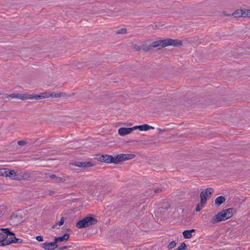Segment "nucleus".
I'll return each instance as SVG.
<instances>
[{"label":"nucleus","instance_id":"nucleus-15","mask_svg":"<svg viewBox=\"0 0 250 250\" xmlns=\"http://www.w3.org/2000/svg\"><path fill=\"white\" fill-rule=\"evenodd\" d=\"M134 127H136V129H139L140 131H147L150 129H154V127L151 126H150L147 124H144L141 125H136L134 126Z\"/></svg>","mask_w":250,"mask_h":250},{"label":"nucleus","instance_id":"nucleus-18","mask_svg":"<svg viewBox=\"0 0 250 250\" xmlns=\"http://www.w3.org/2000/svg\"><path fill=\"white\" fill-rule=\"evenodd\" d=\"M2 238L3 240H0V246H5L11 244L10 238H9L8 240H5L6 236L4 235H2Z\"/></svg>","mask_w":250,"mask_h":250},{"label":"nucleus","instance_id":"nucleus-22","mask_svg":"<svg viewBox=\"0 0 250 250\" xmlns=\"http://www.w3.org/2000/svg\"><path fill=\"white\" fill-rule=\"evenodd\" d=\"M155 113H159L160 115H155V118H163L165 116L162 110H155Z\"/></svg>","mask_w":250,"mask_h":250},{"label":"nucleus","instance_id":"nucleus-32","mask_svg":"<svg viewBox=\"0 0 250 250\" xmlns=\"http://www.w3.org/2000/svg\"><path fill=\"white\" fill-rule=\"evenodd\" d=\"M203 208L201 206L200 207V205L199 204H198L196 207V208H195V211L196 212H198V211H200L201 209V208Z\"/></svg>","mask_w":250,"mask_h":250},{"label":"nucleus","instance_id":"nucleus-30","mask_svg":"<svg viewBox=\"0 0 250 250\" xmlns=\"http://www.w3.org/2000/svg\"><path fill=\"white\" fill-rule=\"evenodd\" d=\"M36 240L39 242H42L43 241V237L41 235H39L36 237Z\"/></svg>","mask_w":250,"mask_h":250},{"label":"nucleus","instance_id":"nucleus-9","mask_svg":"<svg viewBox=\"0 0 250 250\" xmlns=\"http://www.w3.org/2000/svg\"><path fill=\"white\" fill-rule=\"evenodd\" d=\"M58 245L56 244L55 241L53 242H45L42 244V247L46 250H54L58 247Z\"/></svg>","mask_w":250,"mask_h":250},{"label":"nucleus","instance_id":"nucleus-27","mask_svg":"<svg viewBox=\"0 0 250 250\" xmlns=\"http://www.w3.org/2000/svg\"><path fill=\"white\" fill-rule=\"evenodd\" d=\"M243 10L245 11L244 17H250V10L244 9Z\"/></svg>","mask_w":250,"mask_h":250},{"label":"nucleus","instance_id":"nucleus-13","mask_svg":"<svg viewBox=\"0 0 250 250\" xmlns=\"http://www.w3.org/2000/svg\"><path fill=\"white\" fill-rule=\"evenodd\" d=\"M145 114H141V116L146 118H155V115H160L159 113H155V110H145Z\"/></svg>","mask_w":250,"mask_h":250},{"label":"nucleus","instance_id":"nucleus-28","mask_svg":"<svg viewBox=\"0 0 250 250\" xmlns=\"http://www.w3.org/2000/svg\"><path fill=\"white\" fill-rule=\"evenodd\" d=\"M64 217H62L60 219V221L59 222H57V224H59V226H62L64 224Z\"/></svg>","mask_w":250,"mask_h":250},{"label":"nucleus","instance_id":"nucleus-11","mask_svg":"<svg viewBox=\"0 0 250 250\" xmlns=\"http://www.w3.org/2000/svg\"><path fill=\"white\" fill-rule=\"evenodd\" d=\"M32 177V174L28 171H24L18 173V180H28Z\"/></svg>","mask_w":250,"mask_h":250},{"label":"nucleus","instance_id":"nucleus-16","mask_svg":"<svg viewBox=\"0 0 250 250\" xmlns=\"http://www.w3.org/2000/svg\"><path fill=\"white\" fill-rule=\"evenodd\" d=\"M244 15L245 11H244L243 9L237 10L235 11H234L232 14V15L235 18H239L241 17H244Z\"/></svg>","mask_w":250,"mask_h":250},{"label":"nucleus","instance_id":"nucleus-19","mask_svg":"<svg viewBox=\"0 0 250 250\" xmlns=\"http://www.w3.org/2000/svg\"><path fill=\"white\" fill-rule=\"evenodd\" d=\"M94 166V164L91 162H82L81 167H89Z\"/></svg>","mask_w":250,"mask_h":250},{"label":"nucleus","instance_id":"nucleus-20","mask_svg":"<svg viewBox=\"0 0 250 250\" xmlns=\"http://www.w3.org/2000/svg\"><path fill=\"white\" fill-rule=\"evenodd\" d=\"M184 237L186 239L190 238L192 237V234L188 230H185L183 232Z\"/></svg>","mask_w":250,"mask_h":250},{"label":"nucleus","instance_id":"nucleus-17","mask_svg":"<svg viewBox=\"0 0 250 250\" xmlns=\"http://www.w3.org/2000/svg\"><path fill=\"white\" fill-rule=\"evenodd\" d=\"M226 201V198L223 196H220L217 197L215 200V204L217 206H220Z\"/></svg>","mask_w":250,"mask_h":250},{"label":"nucleus","instance_id":"nucleus-26","mask_svg":"<svg viewBox=\"0 0 250 250\" xmlns=\"http://www.w3.org/2000/svg\"><path fill=\"white\" fill-rule=\"evenodd\" d=\"M152 190L153 191V192L155 194H158V193L161 192L163 190V189L162 188H154L152 189Z\"/></svg>","mask_w":250,"mask_h":250},{"label":"nucleus","instance_id":"nucleus-4","mask_svg":"<svg viewBox=\"0 0 250 250\" xmlns=\"http://www.w3.org/2000/svg\"><path fill=\"white\" fill-rule=\"evenodd\" d=\"M214 192L213 188H207L206 189L203 190L200 193V206L204 208L206 204L207 203V200L209 199L211 195Z\"/></svg>","mask_w":250,"mask_h":250},{"label":"nucleus","instance_id":"nucleus-34","mask_svg":"<svg viewBox=\"0 0 250 250\" xmlns=\"http://www.w3.org/2000/svg\"><path fill=\"white\" fill-rule=\"evenodd\" d=\"M57 177V176L55 174H51V175H49V177L51 179H53L54 181H55V179H56Z\"/></svg>","mask_w":250,"mask_h":250},{"label":"nucleus","instance_id":"nucleus-29","mask_svg":"<svg viewBox=\"0 0 250 250\" xmlns=\"http://www.w3.org/2000/svg\"><path fill=\"white\" fill-rule=\"evenodd\" d=\"M126 32V30L125 28H122L117 31L118 34H125Z\"/></svg>","mask_w":250,"mask_h":250},{"label":"nucleus","instance_id":"nucleus-2","mask_svg":"<svg viewBox=\"0 0 250 250\" xmlns=\"http://www.w3.org/2000/svg\"><path fill=\"white\" fill-rule=\"evenodd\" d=\"M235 212V210L233 208H229L222 210L212 218L211 223L214 224L222 221L226 220L231 218Z\"/></svg>","mask_w":250,"mask_h":250},{"label":"nucleus","instance_id":"nucleus-33","mask_svg":"<svg viewBox=\"0 0 250 250\" xmlns=\"http://www.w3.org/2000/svg\"><path fill=\"white\" fill-rule=\"evenodd\" d=\"M3 231V232L6 234V235L5 236H7V234L8 233V232L10 231L9 229L8 228H5V229H2Z\"/></svg>","mask_w":250,"mask_h":250},{"label":"nucleus","instance_id":"nucleus-10","mask_svg":"<svg viewBox=\"0 0 250 250\" xmlns=\"http://www.w3.org/2000/svg\"><path fill=\"white\" fill-rule=\"evenodd\" d=\"M98 160L106 163H113V156L107 154H104L100 155L98 158Z\"/></svg>","mask_w":250,"mask_h":250},{"label":"nucleus","instance_id":"nucleus-35","mask_svg":"<svg viewBox=\"0 0 250 250\" xmlns=\"http://www.w3.org/2000/svg\"><path fill=\"white\" fill-rule=\"evenodd\" d=\"M15 236V233L12 231H9L7 234V236Z\"/></svg>","mask_w":250,"mask_h":250},{"label":"nucleus","instance_id":"nucleus-37","mask_svg":"<svg viewBox=\"0 0 250 250\" xmlns=\"http://www.w3.org/2000/svg\"><path fill=\"white\" fill-rule=\"evenodd\" d=\"M158 130L159 131V133H161V132H166V129H162L159 128Z\"/></svg>","mask_w":250,"mask_h":250},{"label":"nucleus","instance_id":"nucleus-1","mask_svg":"<svg viewBox=\"0 0 250 250\" xmlns=\"http://www.w3.org/2000/svg\"><path fill=\"white\" fill-rule=\"evenodd\" d=\"M61 96V93H59L58 92H55L50 94H48L47 93H42V94L38 95H28L24 94H11L10 95L5 94L3 96L2 98L8 99L9 100L12 99H21L22 100H25L27 99L40 100L49 97H51L53 98H57L60 97Z\"/></svg>","mask_w":250,"mask_h":250},{"label":"nucleus","instance_id":"nucleus-39","mask_svg":"<svg viewBox=\"0 0 250 250\" xmlns=\"http://www.w3.org/2000/svg\"><path fill=\"white\" fill-rule=\"evenodd\" d=\"M188 231H190V233H191L192 232H194L195 231V229H190V230H188Z\"/></svg>","mask_w":250,"mask_h":250},{"label":"nucleus","instance_id":"nucleus-40","mask_svg":"<svg viewBox=\"0 0 250 250\" xmlns=\"http://www.w3.org/2000/svg\"><path fill=\"white\" fill-rule=\"evenodd\" d=\"M170 207V206H168V207H165V208H166V209H168Z\"/></svg>","mask_w":250,"mask_h":250},{"label":"nucleus","instance_id":"nucleus-3","mask_svg":"<svg viewBox=\"0 0 250 250\" xmlns=\"http://www.w3.org/2000/svg\"><path fill=\"white\" fill-rule=\"evenodd\" d=\"M97 223L98 220L97 219L91 216H89L79 221L76 224V227L78 229H83L88 227L92 225H96Z\"/></svg>","mask_w":250,"mask_h":250},{"label":"nucleus","instance_id":"nucleus-6","mask_svg":"<svg viewBox=\"0 0 250 250\" xmlns=\"http://www.w3.org/2000/svg\"><path fill=\"white\" fill-rule=\"evenodd\" d=\"M166 46V39L159 40L152 42L148 46L145 48L146 51H149L154 47H159L161 48Z\"/></svg>","mask_w":250,"mask_h":250},{"label":"nucleus","instance_id":"nucleus-5","mask_svg":"<svg viewBox=\"0 0 250 250\" xmlns=\"http://www.w3.org/2000/svg\"><path fill=\"white\" fill-rule=\"evenodd\" d=\"M135 157L134 154H121L113 157V163L118 164L125 161L131 160Z\"/></svg>","mask_w":250,"mask_h":250},{"label":"nucleus","instance_id":"nucleus-41","mask_svg":"<svg viewBox=\"0 0 250 250\" xmlns=\"http://www.w3.org/2000/svg\"><path fill=\"white\" fill-rule=\"evenodd\" d=\"M0 235H2L1 233H0Z\"/></svg>","mask_w":250,"mask_h":250},{"label":"nucleus","instance_id":"nucleus-31","mask_svg":"<svg viewBox=\"0 0 250 250\" xmlns=\"http://www.w3.org/2000/svg\"><path fill=\"white\" fill-rule=\"evenodd\" d=\"M82 162H75L73 163V165L76 167H81Z\"/></svg>","mask_w":250,"mask_h":250},{"label":"nucleus","instance_id":"nucleus-7","mask_svg":"<svg viewBox=\"0 0 250 250\" xmlns=\"http://www.w3.org/2000/svg\"><path fill=\"white\" fill-rule=\"evenodd\" d=\"M1 175L3 176L9 177L13 180H18V174H16V172L13 170H4Z\"/></svg>","mask_w":250,"mask_h":250},{"label":"nucleus","instance_id":"nucleus-14","mask_svg":"<svg viewBox=\"0 0 250 250\" xmlns=\"http://www.w3.org/2000/svg\"><path fill=\"white\" fill-rule=\"evenodd\" d=\"M69 237V234L68 233H65L62 236L56 237L54 239V241L56 244L57 243L61 242L64 241H67L68 240Z\"/></svg>","mask_w":250,"mask_h":250},{"label":"nucleus","instance_id":"nucleus-25","mask_svg":"<svg viewBox=\"0 0 250 250\" xmlns=\"http://www.w3.org/2000/svg\"><path fill=\"white\" fill-rule=\"evenodd\" d=\"M27 142L24 140H20L17 142V144L20 146H23L27 144Z\"/></svg>","mask_w":250,"mask_h":250},{"label":"nucleus","instance_id":"nucleus-12","mask_svg":"<svg viewBox=\"0 0 250 250\" xmlns=\"http://www.w3.org/2000/svg\"><path fill=\"white\" fill-rule=\"evenodd\" d=\"M136 129V127H121L118 130V133L121 136H124L130 133L133 130Z\"/></svg>","mask_w":250,"mask_h":250},{"label":"nucleus","instance_id":"nucleus-23","mask_svg":"<svg viewBox=\"0 0 250 250\" xmlns=\"http://www.w3.org/2000/svg\"><path fill=\"white\" fill-rule=\"evenodd\" d=\"M66 180V179L64 177H57L56 179H55V182H63Z\"/></svg>","mask_w":250,"mask_h":250},{"label":"nucleus","instance_id":"nucleus-38","mask_svg":"<svg viewBox=\"0 0 250 250\" xmlns=\"http://www.w3.org/2000/svg\"><path fill=\"white\" fill-rule=\"evenodd\" d=\"M68 248L67 246H63L62 247H60L59 248V250H64V249H66L67 248Z\"/></svg>","mask_w":250,"mask_h":250},{"label":"nucleus","instance_id":"nucleus-8","mask_svg":"<svg viewBox=\"0 0 250 250\" xmlns=\"http://www.w3.org/2000/svg\"><path fill=\"white\" fill-rule=\"evenodd\" d=\"M166 46L172 45L173 46H180L182 44V41L177 39H166Z\"/></svg>","mask_w":250,"mask_h":250},{"label":"nucleus","instance_id":"nucleus-21","mask_svg":"<svg viewBox=\"0 0 250 250\" xmlns=\"http://www.w3.org/2000/svg\"><path fill=\"white\" fill-rule=\"evenodd\" d=\"M10 238V241H11V244L12 243H14V244L15 243H21L23 241V240L21 239H18L16 237H14L13 239L11 238Z\"/></svg>","mask_w":250,"mask_h":250},{"label":"nucleus","instance_id":"nucleus-36","mask_svg":"<svg viewBox=\"0 0 250 250\" xmlns=\"http://www.w3.org/2000/svg\"><path fill=\"white\" fill-rule=\"evenodd\" d=\"M58 226H59V224H57V223H56L55 225H53L52 226V229H58V228L57 227Z\"/></svg>","mask_w":250,"mask_h":250},{"label":"nucleus","instance_id":"nucleus-24","mask_svg":"<svg viewBox=\"0 0 250 250\" xmlns=\"http://www.w3.org/2000/svg\"><path fill=\"white\" fill-rule=\"evenodd\" d=\"M176 242L175 241H173L169 244V245L168 246V248L169 250L172 249L173 248H174L176 246Z\"/></svg>","mask_w":250,"mask_h":250}]
</instances>
